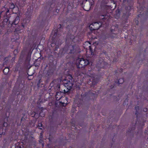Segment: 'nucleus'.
Wrapping results in <instances>:
<instances>
[{
    "label": "nucleus",
    "instance_id": "1",
    "mask_svg": "<svg viewBox=\"0 0 148 148\" xmlns=\"http://www.w3.org/2000/svg\"><path fill=\"white\" fill-rule=\"evenodd\" d=\"M89 63L88 61L83 58H79L77 60V65L78 68H83Z\"/></svg>",
    "mask_w": 148,
    "mask_h": 148
},
{
    "label": "nucleus",
    "instance_id": "2",
    "mask_svg": "<svg viewBox=\"0 0 148 148\" xmlns=\"http://www.w3.org/2000/svg\"><path fill=\"white\" fill-rule=\"evenodd\" d=\"M68 77L70 80H68L65 79L64 82V86L68 90H69L71 89L73 86L72 81V77L71 76H69Z\"/></svg>",
    "mask_w": 148,
    "mask_h": 148
},
{
    "label": "nucleus",
    "instance_id": "3",
    "mask_svg": "<svg viewBox=\"0 0 148 148\" xmlns=\"http://www.w3.org/2000/svg\"><path fill=\"white\" fill-rule=\"evenodd\" d=\"M84 47L86 49L89 50L92 54L93 53V50L91 47L90 44L89 42H86L84 45Z\"/></svg>",
    "mask_w": 148,
    "mask_h": 148
},
{
    "label": "nucleus",
    "instance_id": "4",
    "mask_svg": "<svg viewBox=\"0 0 148 148\" xmlns=\"http://www.w3.org/2000/svg\"><path fill=\"white\" fill-rule=\"evenodd\" d=\"M101 22L98 23L95 22L93 23L92 24L90 25V27H92V26H93L92 29L93 30H95L98 29L101 26Z\"/></svg>",
    "mask_w": 148,
    "mask_h": 148
},
{
    "label": "nucleus",
    "instance_id": "5",
    "mask_svg": "<svg viewBox=\"0 0 148 148\" xmlns=\"http://www.w3.org/2000/svg\"><path fill=\"white\" fill-rule=\"evenodd\" d=\"M20 19L19 17L17 16L15 19L14 21L13 22V23H14V25H16L18 23Z\"/></svg>",
    "mask_w": 148,
    "mask_h": 148
},
{
    "label": "nucleus",
    "instance_id": "6",
    "mask_svg": "<svg viewBox=\"0 0 148 148\" xmlns=\"http://www.w3.org/2000/svg\"><path fill=\"white\" fill-rule=\"evenodd\" d=\"M60 94V93H57L56 96V98L57 100H60L62 97L61 95H59Z\"/></svg>",
    "mask_w": 148,
    "mask_h": 148
},
{
    "label": "nucleus",
    "instance_id": "7",
    "mask_svg": "<svg viewBox=\"0 0 148 148\" xmlns=\"http://www.w3.org/2000/svg\"><path fill=\"white\" fill-rule=\"evenodd\" d=\"M9 69L8 68H5L3 70V73L5 74H6L9 71Z\"/></svg>",
    "mask_w": 148,
    "mask_h": 148
},
{
    "label": "nucleus",
    "instance_id": "8",
    "mask_svg": "<svg viewBox=\"0 0 148 148\" xmlns=\"http://www.w3.org/2000/svg\"><path fill=\"white\" fill-rule=\"evenodd\" d=\"M9 8L11 9H13L14 8V4L12 3H10L9 4Z\"/></svg>",
    "mask_w": 148,
    "mask_h": 148
},
{
    "label": "nucleus",
    "instance_id": "9",
    "mask_svg": "<svg viewBox=\"0 0 148 148\" xmlns=\"http://www.w3.org/2000/svg\"><path fill=\"white\" fill-rule=\"evenodd\" d=\"M6 14H7L8 12H9V10L8 9H6Z\"/></svg>",
    "mask_w": 148,
    "mask_h": 148
},
{
    "label": "nucleus",
    "instance_id": "10",
    "mask_svg": "<svg viewBox=\"0 0 148 148\" xmlns=\"http://www.w3.org/2000/svg\"><path fill=\"white\" fill-rule=\"evenodd\" d=\"M42 124L41 123H40L39 124L38 126L42 127Z\"/></svg>",
    "mask_w": 148,
    "mask_h": 148
},
{
    "label": "nucleus",
    "instance_id": "11",
    "mask_svg": "<svg viewBox=\"0 0 148 148\" xmlns=\"http://www.w3.org/2000/svg\"><path fill=\"white\" fill-rule=\"evenodd\" d=\"M5 124H6V125H7V123H3V126H5Z\"/></svg>",
    "mask_w": 148,
    "mask_h": 148
},
{
    "label": "nucleus",
    "instance_id": "12",
    "mask_svg": "<svg viewBox=\"0 0 148 148\" xmlns=\"http://www.w3.org/2000/svg\"><path fill=\"white\" fill-rule=\"evenodd\" d=\"M147 108H146V109H145V110H144V111L146 112V111H147Z\"/></svg>",
    "mask_w": 148,
    "mask_h": 148
},
{
    "label": "nucleus",
    "instance_id": "13",
    "mask_svg": "<svg viewBox=\"0 0 148 148\" xmlns=\"http://www.w3.org/2000/svg\"><path fill=\"white\" fill-rule=\"evenodd\" d=\"M39 128V129H42V128Z\"/></svg>",
    "mask_w": 148,
    "mask_h": 148
}]
</instances>
